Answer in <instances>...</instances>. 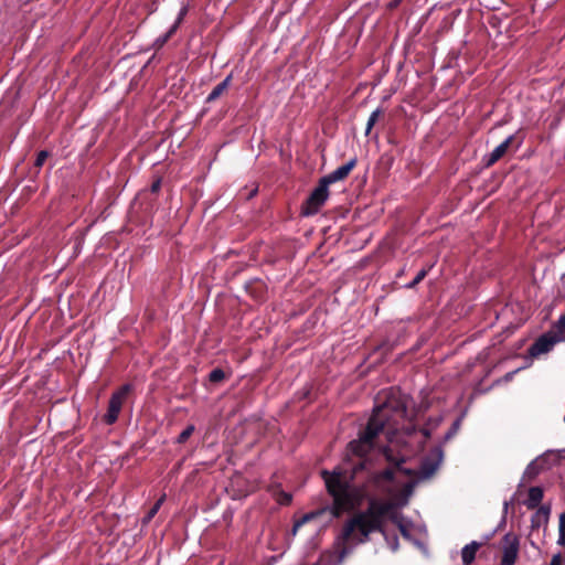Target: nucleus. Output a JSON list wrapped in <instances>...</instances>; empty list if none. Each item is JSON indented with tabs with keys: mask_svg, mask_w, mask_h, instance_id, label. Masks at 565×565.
<instances>
[{
	"mask_svg": "<svg viewBox=\"0 0 565 565\" xmlns=\"http://www.w3.org/2000/svg\"><path fill=\"white\" fill-rule=\"evenodd\" d=\"M386 409L387 405L385 404L375 407L364 431L348 445V463L337 467L332 471H321L327 490L333 499L337 516L360 507L365 499L371 497L372 488L390 490L388 484L393 480V470L373 471L370 469L366 458L374 447V439L388 426Z\"/></svg>",
	"mask_w": 565,
	"mask_h": 565,
	"instance_id": "obj_1",
	"label": "nucleus"
},
{
	"mask_svg": "<svg viewBox=\"0 0 565 565\" xmlns=\"http://www.w3.org/2000/svg\"><path fill=\"white\" fill-rule=\"evenodd\" d=\"M412 492L413 487L407 483L391 501L382 502L370 499L367 510L356 514L344 524L342 533L335 541L337 555H328L330 562H333V565H341L347 555L351 553L352 548L365 542L370 533L382 531L383 518L390 516L394 520V516L398 514L397 509L408 503Z\"/></svg>",
	"mask_w": 565,
	"mask_h": 565,
	"instance_id": "obj_2",
	"label": "nucleus"
},
{
	"mask_svg": "<svg viewBox=\"0 0 565 565\" xmlns=\"http://www.w3.org/2000/svg\"><path fill=\"white\" fill-rule=\"evenodd\" d=\"M561 341H565V338L562 337L561 330L556 327V323L553 326V330L542 334L529 349V353L531 356H539L541 354L550 352L554 345Z\"/></svg>",
	"mask_w": 565,
	"mask_h": 565,
	"instance_id": "obj_3",
	"label": "nucleus"
},
{
	"mask_svg": "<svg viewBox=\"0 0 565 565\" xmlns=\"http://www.w3.org/2000/svg\"><path fill=\"white\" fill-rule=\"evenodd\" d=\"M329 198V185L320 179L319 184L311 192L306 201V205L302 210V214L306 216L315 215L319 212L321 206L326 203Z\"/></svg>",
	"mask_w": 565,
	"mask_h": 565,
	"instance_id": "obj_4",
	"label": "nucleus"
},
{
	"mask_svg": "<svg viewBox=\"0 0 565 565\" xmlns=\"http://www.w3.org/2000/svg\"><path fill=\"white\" fill-rule=\"evenodd\" d=\"M444 458V451L440 446L434 447L427 456H425L418 468V477L420 479L430 478L439 468Z\"/></svg>",
	"mask_w": 565,
	"mask_h": 565,
	"instance_id": "obj_5",
	"label": "nucleus"
},
{
	"mask_svg": "<svg viewBox=\"0 0 565 565\" xmlns=\"http://www.w3.org/2000/svg\"><path fill=\"white\" fill-rule=\"evenodd\" d=\"M130 390H131V385L125 384L117 392L113 393V395L109 399L107 413L105 415V422L108 425H111L117 420L118 415L121 411L124 401L126 399Z\"/></svg>",
	"mask_w": 565,
	"mask_h": 565,
	"instance_id": "obj_6",
	"label": "nucleus"
},
{
	"mask_svg": "<svg viewBox=\"0 0 565 565\" xmlns=\"http://www.w3.org/2000/svg\"><path fill=\"white\" fill-rule=\"evenodd\" d=\"M520 542L515 534L507 533L503 536L501 565H514L519 554Z\"/></svg>",
	"mask_w": 565,
	"mask_h": 565,
	"instance_id": "obj_7",
	"label": "nucleus"
},
{
	"mask_svg": "<svg viewBox=\"0 0 565 565\" xmlns=\"http://www.w3.org/2000/svg\"><path fill=\"white\" fill-rule=\"evenodd\" d=\"M356 162H358V159L355 157H353L352 159H350L345 164L337 168L335 170H333L332 172H330L329 174L322 177L321 179L328 184H332V183H335L338 181H341L343 179H345L350 172L353 170V168L356 166Z\"/></svg>",
	"mask_w": 565,
	"mask_h": 565,
	"instance_id": "obj_8",
	"label": "nucleus"
},
{
	"mask_svg": "<svg viewBox=\"0 0 565 565\" xmlns=\"http://www.w3.org/2000/svg\"><path fill=\"white\" fill-rule=\"evenodd\" d=\"M514 139H515V136L510 135L500 145H498L491 151V153L484 158L486 166L490 167V166L494 164L498 160H500L505 154V152L508 151L509 147L512 145Z\"/></svg>",
	"mask_w": 565,
	"mask_h": 565,
	"instance_id": "obj_9",
	"label": "nucleus"
},
{
	"mask_svg": "<svg viewBox=\"0 0 565 565\" xmlns=\"http://www.w3.org/2000/svg\"><path fill=\"white\" fill-rule=\"evenodd\" d=\"M551 507L542 505L531 518V527L533 530L540 529L541 526H546L550 520Z\"/></svg>",
	"mask_w": 565,
	"mask_h": 565,
	"instance_id": "obj_10",
	"label": "nucleus"
},
{
	"mask_svg": "<svg viewBox=\"0 0 565 565\" xmlns=\"http://www.w3.org/2000/svg\"><path fill=\"white\" fill-rule=\"evenodd\" d=\"M545 458L540 456L532 460L525 468L523 472V479L532 480L534 479L543 469L545 465Z\"/></svg>",
	"mask_w": 565,
	"mask_h": 565,
	"instance_id": "obj_11",
	"label": "nucleus"
},
{
	"mask_svg": "<svg viewBox=\"0 0 565 565\" xmlns=\"http://www.w3.org/2000/svg\"><path fill=\"white\" fill-rule=\"evenodd\" d=\"M479 547L480 543H478L477 541H472L462 547L461 558L465 565H470L475 561L476 553L479 550Z\"/></svg>",
	"mask_w": 565,
	"mask_h": 565,
	"instance_id": "obj_12",
	"label": "nucleus"
},
{
	"mask_svg": "<svg viewBox=\"0 0 565 565\" xmlns=\"http://www.w3.org/2000/svg\"><path fill=\"white\" fill-rule=\"evenodd\" d=\"M544 492L541 487H532L529 489L526 507L527 509H535L539 507L543 499Z\"/></svg>",
	"mask_w": 565,
	"mask_h": 565,
	"instance_id": "obj_13",
	"label": "nucleus"
},
{
	"mask_svg": "<svg viewBox=\"0 0 565 565\" xmlns=\"http://www.w3.org/2000/svg\"><path fill=\"white\" fill-rule=\"evenodd\" d=\"M393 522L397 525V527L404 539H406L408 541H413L412 535H411L412 524L409 521L405 520V518L403 515L397 514L394 516Z\"/></svg>",
	"mask_w": 565,
	"mask_h": 565,
	"instance_id": "obj_14",
	"label": "nucleus"
},
{
	"mask_svg": "<svg viewBox=\"0 0 565 565\" xmlns=\"http://www.w3.org/2000/svg\"><path fill=\"white\" fill-rule=\"evenodd\" d=\"M231 79H232V76L228 75L220 84H217L212 89V92L209 94V96L206 97V102L212 103V102L216 100L224 93V90L228 87Z\"/></svg>",
	"mask_w": 565,
	"mask_h": 565,
	"instance_id": "obj_15",
	"label": "nucleus"
},
{
	"mask_svg": "<svg viewBox=\"0 0 565 565\" xmlns=\"http://www.w3.org/2000/svg\"><path fill=\"white\" fill-rule=\"evenodd\" d=\"M383 455L385 456L387 461L394 463L396 467H399L402 463L405 462V456L399 454L394 456L391 446L385 447L383 449Z\"/></svg>",
	"mask_w": 565,
	"mask_h": 565,
	"instance_id": "obj_16",
	"label": "nucleus"
},
{
	"mask_svg": "<svg viewBox=\"0 0 565 565\" xmlns=\"http://www.w3.org/2000/svg\"><path fill=\"white\" fill-rule=\"evenodd\" d=\"M382 114V110L380 108H376L375 110H373L367 119V122H366V128H365V135H370L372 128L374 127V125L376 124V121L379 120L380 116Z\"/></svg>",
	"mask_w": 565,
	"mask_h": 565,
	"instance_id": "obj_17",
	"label": "nucleus"
},
{
	"mask_svg": "<svg viewBox=\"0 0 565 565\" xmlns=\"http://www.w3.org/2000/svg\"><path fill=\"white\" fill-rule=\"evenodd\" d=\"M166 499V495L163 494L154 504L153 507L148 511L143 519V523H148L159 511L160 507L162 505L163 501Z\"/></svg>",
	"mask_w": 565,
	"mask_h": 565,
	"instance_id": "obj_18",
	"label": "nucleus"
},
{
	"mask_svg": "<svg viewBox=\"0 0 565 565\" xmlns=\"http://www.w3.org/2000/svg\"><path fill=\"white\" fill-rule=\"evenodd\" d=\"M195 430V426L190 424L188 425L181 433L180 435L178 436L177 438V443L178 444H184L190 437L191 435L194 433Z\"/></svg>",
	"mask_w": 565,
	"mask_h": 565,
	"instance_id": "obj_19",
	"label": "nucleus"
},
{
	"mask_svg": "<svg viewBox=\"0 0 565 565\" xmlns=\"http://www.w3.org/2000/svg\"><path fill=\"white\" fill-rule=\"evenodd\" d=\"M557 544L565 545V512L559 515Z\"/></svg>",
	"mask_w": 565,
	"mask_h": 565,
	"instance_id": "obj_20",
	"label": "nucleus"
},
{
	"mask_svg": "<svg viewBox=\"0 0 565 565\" xmlns=\"http://www.w3.org/2000/svg\"><path fill=\"white\" fill-rule=\"evenodd\" d=\"M387 542L388 546L392 551H396L398 548V537L396 535L390 536L384 529L381 531Z\"/></svg>",
	"mask_w": 565,
	"mask_h": 565,
	"instance_id": "obj_21",
	"label": "nucleus"
},
{
	"mask_svg": "<svg viewBox=\"0 0 565 565\" xmlns=\"http://www.w3.org/2000/svg\"><path fill=\"white\" fill-rule=\"evenodd\" d=\"M224 377H225V373L222 369H214L209 374V379L213 383H218L222 380H224Z\"/></svg>",
	"mask_w": 565,
	"mask_h": 565,
	"instance_id": "obj_22",
	"label": "nucleus"
},
{
	"mask_svg": "<svg viewBox=\"0 0 565 565\" xmlns=\"http://www.w3.org/2000/svg\"><path fill=\"white\" fill-rule=\"evenodd\" d=\"M427 273H428V269H422V270H419V271L417 273V275L415 276V278H414L411 282H408V284L406 285V288H409V289H411V288L416 287V286H417V285H418V284H419V282H420V281L426 277Z\"/></svg>",
	"mask_w": 565,
	"mask_h": 565,
	"instance_id": "obj_23",
	"label": "nucleus"
},
{
	"mask_svg": "<svg viewBox=\"0 0 565 565\" xmlns=\"http://www.w3.org/2000/svg\"><path fill=\"white\" fill-rule=\"evenodd\" d=\"M291 499H292L291 494L288 492H285V491H279L278 497H277V501L281 505L289 504L291 502Z\"/></svg>",
	"mask_w": 565,
	"mask_h": 565,
	"instance_id": "obj_24",
	"label": "nucleus"
},
{
	"mask_svg": "<svg viewBox=\"0 0 565 565\" xmlns=\"http://www.w3.org/2000/svg\"><path fill=\"white\" fill-rule=\"evenodd\" d=\"M47 157H49V151H46V150H41V151L38 153V156H36V159H35V162H34V166H35L36 168H41V167L44 164V162H45V160L47 159Z\"/></svg>",
	"mask_w": 565,
	"mask_h": 565,
	"instance_id": "obj_25",
	"label": "nucleus"
},
{
	"mask_svg": "<svg viewBox=\"0 0 565 565\" xmlns=\"http://www.w3.org/2000/svg\"><path fill=\"white\" fill-rule=\"evenodd\" d=\"M459 427H460V418L454 422L450 429L446 433L445 439L448 440V439L452 438L457 434Z\"/></svg>",
	"mask_w": 565,
	"mask_h": 565,
	"instance_id": "obj_26",
	"label": "nucleus"
},
{
	"mask_svg": "<svg viewBox=\"0 0 565 565\" xmlns=\"http://www.w3.org/2000/svg\"><path fill=\"white\" fill-rule=\"evenodd\" d=\"M311 519V515L310 514H306L303 515L300 520H298L294 526H292V535H296V533L298 532V530L307 522Z\"/></svg>",
	"mask_w": 565,
	"mask_h": 565,
	"instance_id": "obj_27",
	"label": "nucleus"
},
{
	"mask_svg": "<svg viewBox=\"0 0 565 565\" xmlns=\"http://www.w3.org/2000/svg\"><path fill=\"white\" fill-rule=\"evenodd\" d=\"M555 323L556 327L561 330L562 337L565 338V312L561 315Z\"/></svg>",
	"mask_w": 565,
	"mask_h": 565,
	"instance_id": "obj_28",
	"label": "nucleus"
},
{
	"mask_svg": "<svg viewBox=\"0 0 565 565\" xmlns=\"http://www.w3.org/2000/svg\"><path fill=\"white\" fill-rule=\"evenodd\" d=\"M564 564H565L564 557L562 556L561 553H557V554L553 555L548 565H564Z\"/></svg>",
	"mask_w": 565,
	"mask_h": 565,
	"instance_id": "obj_29",
	"label": "nucleus"
},
{
	"mask_svg": "<svg viewBox=\"0 0 565 565\" xmlns=\"http://www.w3.org/2000/svg\"><path fill=\"white\" fill-rule=\"evenodd\" d=\"M160 188H161V180H160V179H158V180H156V181L151 184V186H150V191H151L152 193H157V192H159Z\"/></svg>",
	"mask_w": 565,
	"mask_h": 565,
	"instance_id": "obj_30",
	"label": "nucleus"
},
{
	"mask_svg": "<svg viewBox=\"0 0 565 565\" xmlns=\"http://www.w3.org/2000/svg\"><path fill=\"white\" fill-rule=\"evenodd\" d=\"M169 39L166 35H162L157 39L156 44L158 46H162Z\"/></svg>",
	"mask_w": 565,
	"mask_h": 565,
	"instance_id": "obj_31",
	"label": "nucleus"
},
{
	"mask_svg": "<svg viewBox=\"0 0 565 565\" xmlns=\"http://www.w3.org/2000/svg\"><path fill=\"white\" fill-rule=\"evenodd\" d=\"M185 13H186V8H182L181 11L179 12V15H178V19H177V21H179V23L181 22V20L185 15Z\"/></svg>",
	"mask_w": 565,
	"mask_h": 565,
	"instance_id": "obj_32",
	"label": "nucleus"
},
{
	"mask_svg": "<svg viewBox=\"0 0 565 565\" xmlns=\"http://www.w3.org/2000/svg\"><path fill=\"white\" fill-rule=\"evenodd\" d=\"M509 505H510V502L509 501H504V503H503V513L504 514L508 513Z\"/></svg>",
	"mask_w": 565,
	"mask_h": 565,
	"instance_id": "obj_33",
	"label": "nucleus"
},
{
	"mask_svg": "<svg viewBox=\"0 0 565 565\" xmlns=\"http://www.w3.org/2000/svg\"><path fill=\"white\" fill-rule=\"evenodd\" d=\"M402 1H403V0H392V2H391V4H390V6H391L392 8H395V7H397Z\"/></svg>",
	"mask_w": 565,
	"mask_h": 565,
	"instance_id": "obj_34",
	"label": "nucleus"
},
{
	"mask_svg": "<svg viewBox=\"0 0 565 565\" xmlns=\"http://www.w3.org/2000/svg\"><path fill=\"white\" fill-rule=\"evenodd\" d=\"M178 26H179V21H175V22H174V24L170 28V30H169V31H171L172 33H174V32H175V30L178 29Z\"/></svg>",
	"mask_w": 565,
	"mask_h": 565,
	"instance_id": "obj_35",
	"label": "nucleus"
},
{
	"mask_svg": "<svg viewBox=\"0 0 565 565\" xmlns=\"http://www.w3.org/2000/svg\"><path fill=\"white\" fill-rule=\"evenodd\" d=\"M422 433H423V435H424V437H425V438H428V437H429V431H428V430L423 429V430H422Z\"/></svg>",
	"mask_w": 565,
	"mask_h": 565,
	"instance_id": "obj_36",
	"label": "nucleus"
},
{
	"mask_svg": "<svg viewBox=\"0 0 565 565\" xmlns=\"http://www.w3.org/2000/svg\"><path fill=\"white\" fill-rule=\"evenodd\" d=\"M412 430H413V427H407V428H406V435H411V434H412Z\"/></svg>",
	"mask_w": 565,
	"mask_h": 565,
	"instance_id": "obj_37",
	"label": "nucleus"
},
{
	"mask_svg": "<svg viewBox=\"0 0 565 565\" xmlns=\"http://www.w3.org/2000/svg\"><path fill=\"white\" fill-rule=\"evenodd\" d=\"M173 33L171 31H168L164 35L170 39Z\"/></svg>",
	"mask_w": 565,
	"mask_h": 565,
	"instance_id": "obj_38",
	"label": "nucleus"
}]
</instances>
